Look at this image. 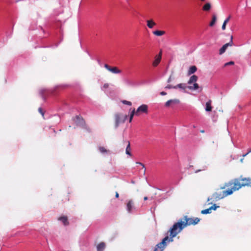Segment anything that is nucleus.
Wrapping results in <instances>:
<instances>
[{"label":"nucleus","instance_id":"41","mask_svg":"<svg viewBox=\"0 0 251 251\" xmlns=\"http://www.w3.org/2000/svg\"><path fill=\"white\" fill-rule=\"evenodd\" d=\"M96 60H97V62L98 63V64H99L101 66V62H100V60L99 59H98V58H97V59H96Z\"/></svg>","mask_w":251,"mask_h":251},{"label":"nucleus","instance_id":"21","mask_svg":"<svg viewBox=\"0 0 251 251\" xmlns=\"http://www.w3.org/2000/svg\"><path fill=\"white\" fill-rule=\"evenodd\" d=\"M58 220L61 221L65 226L69 225L68 218L66 216H62L58 218Z\"/></svg>","mask_w":251,"mask_h":251},{"label":"nucleus","instance_id":"30","mask_svg":"<svg viewBox=\"0 0 251 251\" xmlns=\"http://www.w3.org/2000/svg\"><path fill=\"white\" fill-rule=\"evenodd\" d=\"M216 19H217L216 16L215 15H213L212 16V21H211V22L209 24L210 26H213L215 25V22L216 21Z\"/></svg>","mask_w":251,"mask_h":251},{"label":"nucleus","instance_id":"3","mask_svg":"<svg viewBox=\"0 0 251 251\" xmlns=\"http://www.w3.org/2000/svg\"><path fill=\"white\" fill-rule=\"evenodd\" d=\"M68 86H69L68 85L61 84L56 86L53 89H41L39 91V95L44 100H46L50 97L55 96L57 95L58 90Z\"/></svg>","mask_w":251,"mask_h":251},{"label":"nucleus","instance_id":"33","mask_svg":"<svg viewBox=\"0 0 251 251\" xmlns=\"http://www.w3.org/2000/svg\"><path fill=\"white\" fill-rule=\"evenodd\" d=\"M99 151L101 152V153H107L108 152V151L103 147H99Z\"/></svg>","mask_w":251,"mask_h":251},{"label":"nucleus","instance_id":"49","mask_svg":"<svg viewBox=\"0 0 251 251\" xmlns=\"http://www.w3.org/2000/svg\"><path fill=\"white\" fill-rule=\"evenodd\" d=\"M200 132H201V133H204V132H205V131H204V130H200Z\"/></svg>","mask_w":251,"mask_h":251},{"label":"nucleus","instance_id":"17","mask_svg":"<svg viewBox=\"0 0 251 251\" xmlns=\"http://www.w3.org/2000/svg\"><path fill=\"white\" fill-rule=\"evenodd\" d=\"M198 79V77L197 75H194L190 77L189 80L188 81V84H191L192 83H196Z\"/></svg>","mask_w":251,"mask_h":251},{"label":"nucleus","instance_id":"12","mask_svg":"<svg viewBox=\"0 0 251 251\" xmlns=\"http://www.w3.org/2000/svg\"><path fill=\"white\" fill-rule=\"evenodd\" d=\"M219 206H216L215 204H214L212 206H211L209 208L201 210V213L202 214H210L211 213L212 210H215L217 209V208Z\"/></svg>","mask_w":251,"mask_h":251},{"label":"nucleus","instance_id":"54","mask_svg":"<svg viewBox=\"0 0 251 251\" xmlns=\"http://www.w3.org/2000/svg\"><path fill=\"white\" fill-rule=\"evenodd\" d=\"M243 159H241V162H242V161H243Z\"/></svg>","mask_w":251,"mask_h":251},{"label":"nucleus","instance_id":"50","mask_svg":"<svg viewBox=\"0 0 251 251\" xmlns=\"http://www.w3.org/2000/svg\"><path fill=\"white\" fill-rule=\"evenodd\" d=\"M200 171H201L200 170H197V171H196L195 173H197L199 172Z\"/></svg>","mask_w":251,"mask_h":251},{"label":"nucleus","instance_id":"2","mask_svg":"<svg viewBox=\"0 0 251 251\" xmlns=\"http://www.w3.org/2000/svg\"><path fill=\"white\" fill-rule=\"evenodd\" d=\"M233 185L232 188L234 191L238 190L242 187H251V178L243 177L241 176L239 178H235L225 184V186L229 187Z\"/></svg>","mask_w":251,"mask_h":251},{"label":"nucleus","instance_id":"46","mask_svg":"<svg viewBox=\"0 0 251 251\" xmlns=\"http://www.w3.org/2000/svg\"><path fill=\"white\" fill-rule=\"evenodd\" d=\"M37 110H44V108H43L42 106H40L38 108Z\"/></svg>","mask_w":251,"mask_h":251},{"label":"nucleus","instance_id":"37","mask_svg":"<svg viewBox=\"0 0 251 251\" xmlns=\"http://www.w3.org/2000/svg\"><path fill=\"white\" fill-rule=\"evenodd\" d=\"M234 63L233 61H229V62H226V63H225V66H226L227 65H233V64H234Z\"/></svg>","mask_w":251,"mask_h":251},{"label":"nucleus","instance_id":"42","mask_svg":"<svg viewBox=\"0 0 251 251\" xmlns=\"http://www.w3.org/2000/svg\"><path fill=\"white\" fill-rule=\"evenodd\" d=\"M167 94V93L165 92L162 91L160 92V95L162 96H165Z\"/></svg>","mask_w":251,"mask_h":251},{"label":"nucleus","instance_id":"23","mask_svg":"<svg viewBox=\"0 0 251 251\" xmlns=\"http://www.w3.org/2000/svg\"><path fill=\"white\" fill-rule=\"evenodd\" d=\"M212 106H211V100H208V101L206 102L204 110H212Z\"/></svg>","mask_w":251,"mask_h":251},{"label":"nucleus","instance_id":"39","mask_svg":"<svg viewBox=\"0 0 251 251\" xmlns=\"http://www.w3.org/2000/svg\"><path fill=\"white\" fill-rule=\"evenodd\" d=\"M250 152H251V149H250V150L248 151V152H247V153H246L245 154H244V155H243V157L246 156L247 154H249V153H250Z\"/></svg>","mask_w":251,"mask_h":251},{"label":"nucleus","instance_id":"44","mask_svg":"<svg viewBox=\"0 0 251 251\" xmlns=\"http://www.w3.org/2000/svg\"><path fill=\"white\" fill-rule=\"evenodd\" d=\"M119 193H118L117 192H116V194H115V197H116V198H119Z\"/></svg>","mask_w":251,"mask_h":251},{"label":"nucleus","instance_id":"31","mask_svg":"<svg viewBox=\"0 0 251 251\" xmlns=\"http://www.w3.org/2000/svg\"><path fill=\"white\" fill-rule=\"evenodd\" d=\"M172 100V104L173 105V108H175V105L179 104L180 101L178 99H171Z\"/></svg>","mask_w":251,"mask_h":251},{"label":"nucleus","instance_id":"28","mask_svg":"<svg viewBox=\"0 0 251 251\" xmlns=\"http://www.w3.org/2000/svg\"><path fill=\"white\" fill-rule=\"evenodd\" d=\"M125 82L126 85H127V86H135L136 85V84L134 82L128 79L125 80Z\"/></svg>","mask_w":251,"mask_h":251},{"label":"nucleus","instance_id":"18","mask_svg":"<svg viewBox=\"0 0 251 251\" xmlns=\"http://www.w3.org/2000/svg\"><path fill=\"white\" fill-rule=\"evenodd\" d=\"M188 86L185 83H179L177 85L173 87V89H176L177 88H180L185 91L186 88H187Z\"/></svg>","mask_w":251,"mask_h":251},{"label":"nucleus","instance_id":"40","mask_svg":"<svg viewBox=\"0 0 251 251\" xmlns=\"http://www.w3.org/2000/svg\"><path fill=\"white\" fill-rule=\"evenodd\" d=\"M250 152H251V149H250V150L248 151V152H247V153H246L245 154H244V155H243V157L246 156L247 154H249V153H250Z\"/></svg>","mask_w":251,"mask_h":251},{"label":"nucleus","instance_id":"26","mask_svg":"<svg viewBox=\"0 0 251 251\" xmlns=\"http://www.w3.org/2000/svg\"><path fill=\"white\" fill-rule=\"evenodd\" d=\"M164 31L158 30L153 31V34L157 36H162L164 34Z\"/></svg>","mask_w":251,"mask_h":251},{"label":"nucleus","instance_id":"29","mask_svg":"<svg viewBox=\"0 0 251 251\" xmlns=\"http://www.w3.org/2000/svg\"><path fill=\"white\" fill-rule=\"evenodd\" d=\"M147 22V26L150 28H152L153 26L155 25V23L152 21L148 20Z\"/></svg>","mask_w":251,"mask_h":251},{"label":"nucleus","instance_id":"10","mask_svg":"<svg viewBox=\"0 0 251 251\" xmlns=\"http://www.w3.org/2000/svg\"><path fill=\"white\" fill-rule=\"evenodd\" d=\"M104 67L105 69H106L107 70H108L109 72H111V73L117 74H120L121 73V71L117 68L116 67H111L110 66H109L107 64H105L104 65Z\"/></svg>","mask_w":251,"mask_h":251},{"label":"nucleus","instance_id":"7","mask_svg":"<svg viewBox=\"0 0 251 251\" xmlns=\"http://www.w3.org/2000/svg\"><path fill=\"white\" fill-rule=\"evenodd\" d=\"M129 114L119 113L115 115V127L117 128L120 124L124 123L127 119Z\"/></svg>","mask_w":251,"mask_h":251},{"label":"nucleus","instance_id":"11","mask_svg":"<svg viewBox=\"0 0 251 251\" xmlns=\"http://www.w3.org/2000/svg\"><path fill=\"white\" fill-rule=\"evenodd\" d=\"M135 209L134 202L133 200H130L126 203V210L128 213H131Z\"/></svg>","mask_w":251,"mask_h":251},{"label":"nucleus","instance_id":"9","mask_svg":"<svg viewBox=\"0 0 251 251\" xmlns=\"http://www.w3.org/2000/svg\"><path fill=\"white\" fill-rule=\"evenodd\" d=\"M162 106H163L162 104H157L156 105H155V106H154V107H151V106H149L148 105L143 104H142L141 105H140V106H139L136 110H148L149 108H162Z\"/></svg>","mask_w":251,"mask_h":251},{"label":"nucleus","instance_id":"19","mask_svg":"<svg viewBox=\"0 0 251 251\" xmlns=\"http://www.w3.org/2000/svg\"><path fill=\"white\" fill-rule=\"evenodd\" d=\"M105 248V244L104 242H100L97 246V251H103Z\"/></svg>","mask_w":251,"mask_h":251},{"label":"nucleus","instance_id":"22","mask_svg":"<svg viewBox=\"0 0 251 251\" xmlns=\"http://www.w3.org/2000/svg\"><path fill=\"white\" fill-rule=\"evenodd\" d=\"M199 88V84L198 83H194L192 86L189 85L187 87V88L191 90H198Z\"/></svg>","mask_w":251,"mask_h":251},{"label":"nucleus","instance_id":"6","mask_svg":"<svg viewBox=\"0 0 251 251\" xmlns=\"http://www.w3.org/2000/svg\"><path fill=\"white\" fill-rule=\"evenodd\" d=\"M174 237H172L170 234H169V236H166L161 242L155 246L152 251H163L167 246V243L172 242L174 241Z\"/></svg>","mask_w":251,"mask_h":251},{"label":"nucleus","instance_id":"8","mask_svg":"<svg viewBox=\"0 0 251 251\" xmlns=\"http://www.w3.org/2000/svg\"><path fill=\"white\" fill-rule=\"evenodd\" d=\"M233 37L231 36L230 37V40L229 43H226L224 45L222 48L219 50V54H223L226 50L227 48L229 46H231L233 44Z\"/></svg>","mask_w":251,"mask_h":251},{"label":"nucleus","instance_id":"13","mask_svg":"<svg viewBox=\"0 0 251 251\" xmlns=\"http://www.w3.org/2000/svg\"><path fill=\"white\" fill-rule=\"evenodd\" d=\"M141 112H144L146 113V114L148 113V112H147L148 111H132V112H131V113L130 114V115H129V123H130L132 121L133 117L134 115L139 116L141 115Z\"/></svg>","mask_w":251,"mask_h":251},{"label":"nucleus","instance_id":"34","mask_svg":"<svg viewBox=\"0 0 251 251\" xmlns=\"http://www.w3.org/2000/svg\"><path fill=\"white\" fill-rule=\"evenodd\" d=\"M136 164H139V165H140L141 166H142V168L144 169L143 174L145 175V173H146V168H145V165L143 163H142L141 162H136Z\"/></svg>","mask_w":251,"mask_h":251},{"label":"nucleus","instance_id":"51","mask_svg":"<svg viewBox=\"0 0 251 251\" xmlns=\"http://www.w3.org/2000/svg\"><path fill=\"white\" fill-rule=\"evenodd\" d=\"M129 110H136L135 108H133V109H132L131 108H130Z\"/></svg>","mask_w":251,"mask_h":251},{"label":"nucleus","instance_id":"20","mask_svg":"<svg viewBox=\"0 0 251 251\" xmlns=\"http://www.w3.org/2000/svg\"><path fill=\"white\" fill-rule=\"evenodd\" d=\"M59 104L60 107H59L58 110H62L63 108H66L68 107L67 106L69 104L67 102L61 100L59 102Z\"/></svg>","mask_w":251,"mask_h":251},{"label":"nucleus","instance_id":"36","mask_svg":"<svg viewBox=\"0 0 251 251\" xmlns=\"http://www.w3.org/2000/svg\"><path fill=\"white\" fill-rule=\"evenodd\" d=\"M172 100H168L165 104V105L166 106V107H168L169 106H170L171 104H172Z\"/></svg>","mask_w":251,"mask_h":251},{"label":"nucleus","instance_id":"43","mask_svg":"<svg viewBox=\"0 0 251 251\" xmlns=\"http://www.w3.org/2000/svg\"><path fill=\"white\" fill-rule=\"evenodd\" d=\"M171 81V76H170L167 80V82L170 83Z\"/></svg>","mask_w":251,"mask_h":251},{"label":"nucleus","instance_id":"53","mask_svg":"<svg viewBox=\"0 0 251 251\" xmlns=\"http://www.w3.org/2000/svg\"><path fill=\"white\" fill-rule=\"evenodd\" d=\"M58 44H56V45H55V47H57L58 46Z\"/></svg>","mask_w":251,"mask_h":251},{"label":"nucleus","instance_id":"1","mask_svg":"<svg viewBox=\"0 0 251 251\" xmlns=\"http://www.w3.org/2000/svg\"><path fill=\"white\" fill-rule=\"evenodd\" d=\"M200 221L198 218H189L185 216L183 218L180 219L177 223L174 224L173 226L170 229L168 232L172 237H176L178 233L185 227L191 225H195Z\"/></svg>","mask_w":251,"mask_h":251},{"label":"nucleus","instance_id":"35","mask_svg":"<svg viewBox=\"0 0 251 251\" xmlns=\"http://www.w3.org/2000/svg\"><path fill=\"white\" fill-rule=\"evenodd\" d=\"M122 102L123 103V104H127V105H131V102L129 101H127V100H123L122 101Z\"/></svg>","mask_w":251,"mask_h":251},{"label":"nucleus","instance_id":"27","mask_svg":"<svg viewBox=\"0 0 251 251\" xmlns=\"http://www.w3.org/2000/svg\"><path fill=\"white\" fill-rule=\"evenodd\" d=\"M230 17L231 16H229L224 22L223 24V25H222V30H225L226 29V24L228 23V22L229 21V19H230Z\"/></svg>","mask_w":251,"mask_h":251},{"label":"nucleus","instance_id":"16","mask_svg":"<svg viewBox=\"0 0 251 251\" xmlns=\"http://www.w3.org/2000/svg\"><path fill=\"white\" fill-rule=\"evenodd\" d=\"M197 70V68L196 66L193 65L189 67V70L188 71V75H190L192 74H194Z\"/></svg>","mask_w":251,"mask_h":251},{"label":"nucleus","instance_id":"45","mask_svg":"<svg viewBox=\"0 0 251 251\" xmlns=\"http://www.w3.org/2000/svg\"><path fill=\"white\" fill-rule=\"evenodd\" d=\"M40 111V113L42 114V115L43 116H44V111L41 110V111Z\"/></svg>","mask_w":251,"mask_h":251},{"label":"nucleus","instance_id":"52","mask_svg":"<svg viewBox=\"0 0 251 251\" xmlns=\"http://www.w3.org/2000/svg\"><path fill=\"white\" fill-rule=\"evenodd\" d=\"M212 203V202H208V204H210Z\"/></svg>","mask_w":251,"mask_h":251},{"label":"nucleus","instance_id":"55","mask_svg":"<svg viewBox=\"0 0 251 251\" xmlns=\"http://www.w3.org/2000/svg\"><path fill=\"white\" fill-rule=\"evenodd\" d=\"M201 1H204L205 0H201Z\"/></svg>","mask_w":251,"mask_h":251},{"label":"nucleus","instance_id":"32","mask_svg":"<svg viewBox=\"0 0 251 251\" xmlns=\"http://www.w3.org/2000/svg\"><path fill=\"white\" fill-rule=\"evenodd\" d=\"M109 87V85L108 83H105L103 85V86L101 88V90L105 91L106 92V89H107Z\"/></svg>","mask_w":251,"mask_h":251},{"label":"nucleus","instance_id":"24","mask_svg":"<svg viewBox=\"0 0 251 251\" xmlns=\"http://www.w3.org/2000/svg\"><path fill=\"white\" fill-rule=\"evenodd\" d=\"M211 8V4L209 2L206 3L203 6L202 9L204 11H207L210 10Z\"/></svg>","mask_w":251,"mask_h":251},{"label":"nucleus","instance_id":"14","mask_svg":"<svg viewBox=\"0 0 251 251\" xmlns=\"http://www.w3.org/2000/svg\"><path fill=\"white\" fill-rule=\"evenodd\" d=\"M74 120L77 124L79 125H83L84 124L83 119L79 116H75Z\"/></svg>","mask_w":251,"mask_h":251},{"label":"nucleus","instance_id":"38","mask_svg":"<svg viewBox=\"0 0 251 251\" xmlns=\"http://www.w3.org/2000/svg\"><path fill=\"white\" fill-rule=\"evenodd\" d=\"M173 87H174V86H172V85L168 84L166 86H165V89H170L173 88Z\"/></svg>","mask_w":251,"mask_h":251},{"label":"nucleus","instance_id":"15","mask_svg":"<svg viewBox=\"0 0 251 251\" xmlns=\"http://www.w3.org/2000/svg\"><path fill=\"white\" fill-rule=\"evenodd\" d=\"M161 51L160 52L159 54L156 56L154 61L153 63V65L154 67H156L158 65V64L160 63L161 59Z\"/></svg>","mask_w":251,"mask_h":251},{"label":"nucleus","instance_id":"4","mask_svg":"<svg viewBox=\"0 0 251 251\" xmlns=\"http://www.w3.org/2000/svg\"><path fill=\"white\" fill-rule=\"evenodd\" d=\"M233 192L234 191L232 187L231 189L223 191L222 192H216L212 194L210 198H208L207 199V201L208 202L211 200L216 201L227 197V196L231 195Z\"/></svg>","mask_w":251,"mask_h":251},{"label":"nucleus","instance_id":"25","mask_svg":"<svg viewBox=\"0 0 251 251\" xmlns=\"http://www.w3.org/2000/svg\"><path fill=\"white\" fill-rule=\"evenodd\" d=\"M127 145L126 148V152L127 154H128L130 156H131V153L130 152L131 149H130V143L129 141H127Z\"/></svg>","mask_w":251,"mask_h":251},{"label":"nucleus","instance_id":"48","mask_svg":"<svg viewBox=\"0 0 251 251\" xmlns=\"http://www.w3.org/2000/svg\"><path fill=\"white\" fill-rule=\"evenodd\" d=\"M144 201H146V200H148V197H145L144 198Z\"/></svg>","mask_w":251,"mask_h":251},{"label":"nucleus","instance_id":"5","mask_svg":"<svg viewBox=\"0 0 251 251\" xmlns=\"http://www.w3.org/2000/svg\"><path fill=\"white\" fill-rule=\"evenodd\" d=\"M47 25L49 26L51 25L53 28L58 29L60 34H62V21L60 17L56 16L51 17L47 22Z\"/></svg>","mask_w":251,"mask_h":251},{"label":"nucleus","instance_id":"47","mask_svg":"<svg viewBox=\"0 0 251 251\" xmlns=\"http://www.w3.org/2000/svg\"><path fill=\"white\" fill-rule=\"evenodd\" d=\"M87 52L88 54L91 57L92 59H94V58L91 56L90 54L89 53V52L88 51H87Z\"/></svg>","mask_w":251,"mask_h":251}]
</instances>
